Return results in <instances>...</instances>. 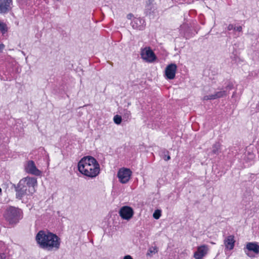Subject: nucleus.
<instances>
[{
    "label": "nucleus",
    "instance_id": "f257e3e1",
    "mask_svg": "<svg viewBox=\"0 0 259 259\" xmlns=\"http://www.w3.org/2000/svg\"><path fill=\"white\" fill-rule=\"evenodd\" d=\"M35 240L40 248L48 250H57L60 247V238L50 232L39 231L35 237Z\"/></svg>",
    "mask_w": 259,
    "mask_h": 259
},
{
    "label": "nucleus",
    "instance_id": "f03ea898",
    "mask_svg": "<svg viewBox=\"0 0 259 259\" xmlns=\"http://www.w3.org/2000/svg\"><path fill=\"white\" fill-rule=\"evenodd\" d=\"M37 184L35 178L27 177L22 179L17 185H14L16 198L21 200L24 196L33 194Z\"/></svg>",
    "mask_w": 259,
    "mask_h": 259
},
{
    "label": "nucleus",
    "instance_id": "7ed1b4c3",
    "mask_svg": "<svg viewBox=\"0 0 259 259\" xmlns=\"http://www.w3.org/2000/svg\"><path fill=\"white\" fill-rule=\"evenodd\" d=\"M78 170L83 175L96 177L100 172V165L95 158L91 156L83 157L78 163Z\"/></svg>",
    "mask_w": 259,
    "mask_h": 259
},
{
    "label": "nucleus",
    "instance_id": "20e7f679",
    "mask_svg": "<svg viewBox=\"0 0 259 259\" xmlns=\"http://www.w3.org/2000/svg\"><path fill=\"white\" fill-rule=\"evenodd\" d=\"M4 217L10 224H16L22 218L21 209L10 206L5 211Z\"/></svg>",
    "mask_w": 259,
    "mask_h": 259
},
{
    "label": "nucleus",
    "instance_id": "39448f33",
    "mask_svg": "<svg viewBox=\"0 0 259 259\" xmlns=\"http://www.w3.org/2000/svg\"><path fill=\"white\" fill-rule=\"evenodd\" d=\"M132 175V171L126 168H120L117 174V177L119 181L122 184H125L128 182Z\"/></svg>",
    "mask_w": 259,
    "mask_h": 259
},
{
    "label": "nucleus",
    "instance_id": "423d86ee",
    "mask_svg": "<svg viewBox=\"0 0 259 259\" xmlns=\"http://www.w3.org/2000/svg\"><path fill=\"white\" fill-rule=\"evenodd\" d=\"M141 56L143 60L148 62H152L156 59L154 53L149 48L142 49Z\"/></svg>",
    "mask_w": 259,
    "mask_h": 259
},
{
    "label": "nucleus",
    "instance_id": "0eeeda50",
    "mask_svg": "<svg viewBox=\"0 0 259 259\" xmlns=\"http://www.w3.org/2000/svg\"><path fill=\"white\" fill-rule=\"evenodd\" d=\"M134 213L133 208L128 206L122 207L119 211V214L121 218L123 220L127 221L132 218Z\"/></svg>",
    "mask_w": 259,
    "mask_h": 259
},
{
    "label": "nucleus",
    "instance_id": "6e6552de",
    "mask_svg": "<svg viewBox=\"0 0 259 259\" xmlns=\"http://www.w3.org/2000/svg\"><path fill=\"white\" fill-rule=\"evenodd\" d=\"M25 171L28 174L39 176L41 175V171L37 169L33 161L29 160L25 165Z\"/></svg>",
    "mask_w": 259,
    "mask_h": 259
},
{
    "label": "nucleus",
    "instance_id": "1a4fd4ad",
    "mask_svg": "<svg viewBox=\"0 0 259 259\" xmlns=\"http://www.w3.org/2000/svg\"><path fill=\"white\" fill-rule=\"evenodd\" d=\"M244 249L247 256L252 257V256L250 254L249 252H252L255 254H258L259 253V245H258V243L255 242H248L246 243V247Z\"/></svg>",
    "mask_w": 259,
    "mask_h": 259
},
{
    "label": "nucleus",
    "instance_id": "9d476101",
    "mask_svg": "<svg viewBox=\"0 0 259 259\" xmlns=\"http://www.w3.org/2000/svg\"><path fill=\"white\" fill-rule=\"evenodd\" d=\"M177 66L175 64L171 63L166 66L165 69V75L169 79H172L175 78Z\"/></svg>",
    "mask_w": 259,
    "mask_h": 259
},
{
    "label": "nucleus",
    "instance_id": "9b49d317",
    "mask_svg": "<svg viewBox=\"0 0 259 259\" xmlns=\"http://www.w3.org/2000/svg\"><path fill=\"white\" fill-rule=\"evenodd\" d=\"M208 250V246L203 245L198 247L197 251L194 253V257L195 259H202L207 254Z\"/></svg>",
    "mask_w": 259,
    "mask_h": 259
},
{
    "label": "nucleus",
    "instance_id": "f8f14e48",
    "mask_svg": "<svg viewBox=\"0 0 259 259\" xmlns=\"http://www.w3.org/2000/svg\"><path fill=\"white\" fill-rule=\"evenodd\" d=\"M12 0H0V13H6L11 9Z\"/></svg>",
    "mask_w": 259,
    "mask_h": 259
},
{
    "label": "nucleus",
    "instance_id": "ddd939ff",
    "mask_svg": "<svg viewBox=\"0 0 259 259\" xmlns=\"http://www.w3.org/2000/svg\"><path fill=\"white\" fill-rule=\"evenodd\" d=\"M144 21L141 18H134L131 22V25L134 29L142 30L143 29Z\"/></svg>",
    "mask_w": 259,
    "mask_h": 259
},
{
    "label": "nucleus",
    "instance_id": "4468645a",
    "mask_svg": "<svg viewBox=\"0 0 259 259\" xmlns=\"http://www.w3.org/2000/svg\"><path fill=\"white\" fill-rule=\"evenodd\" d=\"M235 242L234 236L230 235L225 239L224 244L227 248L232 250L234 248Z\"/></svg>",
    "mask_w": 259,
    "mask_h": 259
},
{
    "label": "nucleus",
    "instance_id": "2eb2a0df",
    "mask_svg": "<svg viewBox=\"0 0 259 259\" xmlns=\"http://www.w3.org/2000/svg\"><path fill=\"white\" fill-rule=\"evenodd\" d=\"M154 0H148L146 2V13L147 15L150 14L151 12L154 10V6L153 5Z\"/></svg>",
    "mask_w": 259,
    "mask_h": 259
},
{
    "label": "nucleus",
    "instance_id": "dca6fc26",
    "mask_svg": "<svg viewBox=\"0 0 259 259\" xmlns=\"http://www.w3.org/2000/svg\"><path fill=\"white\" fill-rule=\"evenodd\" d=\"M158 252V248L156 246H151L148 249L146 253L147 256L152 257L154 254Z\"/></svg>",
    "mask_w": 259,
    "mask_h": 259
},
{
    "label": "nucleus",
    "instance_id": "f3484780",
    "mask_svg": "<svg viewBox=\"0 0 259 259\" xmlns=\"http://www.w3.org/2000/svg\"><path fill=\"white\" fill-rule=\"evenodd\" d=\"M221 145L219 143H215L212 146V153L213 154H218L220 152Z\"/></svg>",
    "mask_w": 259,
    "mask_h": 259
},
{
    "label": "nucleus",
    "instance_id": "a211bd4d",
    "mask_svg": "<svg viewBox=\"0 0 259 259\" xmlns=\"http://www.w3.org/2000/svg\"><path fill=\"white\" fill-rule=\"evenodd\" d=\"M214 94L215 96L214 98L217 99L226 96L227 95V92L225 91H219L215 92V93H214Z\"/></svg>",
    "mask_w": 259,
    "mask_h": 259
},
{
    "label": "nucleus",
    "instance_id": "6ab92c4d",
    "mask_svg": "<svg viewBox=\"0 0 259 259\" xmlns=\"http://www.w3.org/2000/svg\"><path fill=\"white\" fill-rule=\"evenodd\" d=\"M0 31L3 34H5L8 31V27L7 25L4 23L0 21Z\"/></svg>",
    "mask_w": 259,
    "mask_h": 259
},
{
    "label": "nucleus",
    "instance_id": "aec40b11",
    "mask_svg": "<svg viewBox=\"0 0 259 259\" xmlns=\"http://www.w3.org/2000/svg\"><path fill=\"white\" fill-rule=\"evenodd\" d=\"M161 156L165 161H167L170 159V157L169 155V152L166 150H164L162 152Z\"/></svg>",
    "mask_w": 259,
    "mask_h": 259
},
{
    "label": "nucleus",
    "instance_id": "412c9836",
    "mask_svg": "<svg viewBox=\"0 0 259 259\" xmlns=\"http://www.w3.org/2000/svg\"><path fill=\"white\" fill-rule=\"evenodd\" d=\"M113 120L116 124H119L121 122V117L119 115H116L114 117Z\"/></svg>",
    "mask_w": 259,
    "mask_h": 259
},
{
    "label": "nucleus",
    "instance_id": "4be33fe9",
    "mask_svg": "<svg viewBox=\"0 0 259 259\" xmlns=\"http://www.w3.org/2000/svg\"><path fill=\"white\" fill-rule=\"evenodd\" d=\"M214 94H211L209 95H205L203 97V100H214L215 98H214Z\"/></svg>",
    "mask_w": 259,
    "mask_h": 259
},
{
    "label": "nucleus",
    "instance_id": "5701e85b",
    "mask_svg": "<svg viewBox=\"0 0 259 259\" xmlns=\"http://www.w3.org/2000/svg\"><path fill=\"white\" fill-rule=\"evenodd\" d=\"M160 211L157 210L154 212L153 216L155 219H158L160 218Z\"/></svg>",
    "mask_w": 259,
    "mask_h": 259
},
{
    "label": "nucleus",
    "instance_id": "b1692460",
    "mask_svg": "<svg viewBox=\"0 0 259 259\" xmlns=\"http://www.w3.org/2000/svg\"><path fill=\"white\" fill-rule=\"evenodd\" d=\"M234 30H236L237 31H239V32H241L242 30V28L241 26H238V27H235L234 28Z\"/></svg>",
    "mask_w": 259,
    "mask_h": 259
},
{
    "label": "nucleus",
    "instance_id": "393cba45",
    "mask_svg": "<svg viewBox=\"0 0 259 259\" xmlns=\"http://www.w3.org/2000/svg\"><path fill=\"white\" fill-rule=\"evenodd\" d=\"M235 27H234V26L232 25V24H229L228 26V30H231L232 29H234V28Z\"/></svg>",
    "mask_w": 259,
    "mask_h": 259
},
{
    "label": "nucleus",
    "instance_id": "a878e982",
    "mask_svg": "<svg viewBox=\"0 0 259 259\" xmlns=\"http://www.w3.org/2000/svg\"><path fill=\"white\" fill-rule=\"evenodd\" d=\"M6 255L3 253L0 254V259H6Z\"/></svg>",
    "mask_w": 259,
    "mask_h": 259
},
{
    "label": "nucleus",
    "instance_id": "bb28decb",
    "mask_svg": "<svg viewBox=\"0 0 259 259\" xmlns=\"http://www.w3.org/2000/svg\"><path fill=\"white\" fill-rule=\"evenodd\" d=\"M4 48H5V46L4 44H0V53H1L3 51Z\"/></svg>",
    "mask_w": 259,
    "mask_h": 259
},
{
    "label": "nucleus",
    "instance_id": "cd10ccee",
    "mask_svg": "<svg viewBox=\"0 0 259 259\" xmlns=\"http://www.w3.org/2000/svg\"><path fill=\"white\" fill-rule=\"evenodd\" d=\"M123 259H133V258L131 255H127L123 257Z\"/></svg>",
    "mask_w": 259,
    "mask_h": 259
},
{
    "label": "nucleus",
    "instance_id": "c85d7f7f",
    "mask_svg": "<svg viewBox=\"0 0 259 259\" xmlns=\"http://www.w3.org/2000/svg\"><path fill=\"white\" fill-rule=\"evenodd\" d=\"M125 115L127 116V117H128L131 113H130V112L127 111V110H125V113H124Z\"/></svg>",
    "mask_w": 259,
    "mask_h": 259
},
{
    "label": "nucleus",
    "instance_id": "c756f323",
    "mask_svg": "<svg viewBox=\"0 0 259 259\" xmlns=\"http://www.w3.org/2000/svg\"><path fill=\"white\" fill-rule=\"evenodd\" d=\"M133 15L132 14H129L127 15V18L128 19H131Z\"/></svg>",
    "mask_w": 259,
    "mask_h": 259
},
{
    "label": "nucleus",
    "instance_id": "7c9ffc66",
    "mask_svg": "<svg viewBox=\"0 0 259 259\" xmlns=\"http://www.w3.org/2000/svg\"><path fill=\"white\" fill-rule=\"evenodd\" d=\"M232 87H233V85H232V84H229V85L227 87V88H229L230 89H232Z\"/></svg>",
    "mask_w": 259,
    "mask_h": 259
},
{
    "label": "nucleus",
    "instance_id": "2f4dec72",
    "mask_svg": "<svg viewBox=\"0 0 259 259\" xmlns=\"http://www.w3.org/2000/svg\"><path fill=\"white\" fill-rule=\"evenodd\" d=\"M1 193H2V189L0 188V195L1 194Z\"/></svg>",
    "mask_w": 259,
    "mask_h": 259
}]
</instances>
